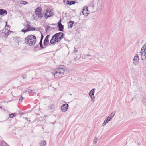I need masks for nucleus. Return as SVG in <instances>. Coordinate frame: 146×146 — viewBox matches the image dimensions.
I'll return each mask as SVG.
<instances>
[{"label": "nucleus", "instance_id": "f257e3e1", "mask_svg": "<svg viewBox=\"0 0 146 146\" xmlns=\"http://www.w3.org/2000/svg\"><path fill=\"white\" fill-rule=\"evenodd\" d=\"M36 42V37L34 35H29L25 38V43L29 46L35 45Z\"/></svg>", "mask_w": 146, "mask_h": 146}, {"label": "nucleus", "instance_id": "f03ea898", "mask_svg": "<svg viewBox=\"0 0 146 146\" xmlns=\"http://www.w3.org/2000/svg\"><path fill=\"white\" fill-rule=\"evenodd\" d=\"M66 70V68L64 66H60L56 68L54 74V77L56 78H58L61 77L64 74Z\"/></svg>", "mask_w": 146, "mask_h": 146}, {"label": "nucleus", "instance_id": "7ed1b4c3", "mask_svg": "<svg viewBox=\"0 0 146 146\" xmlns=\"http://www.w3.org/2000/svg\"><path fill=\"white\" fill-rule=\"evenodd\" d=\"M63 34L62 32L57 33L54 35L50 40L51 44L58 42L60 41L61 39L63 38Z\"/></svg>", "mask_w": 146, "mask_h": 146}, {"label": "nucleus", "instance_id": "20e7f679", "mask_svg": "<svg viewBox=\"0 0 146 146\" xmlns=\"http://www.w3.org/2000/svg\"><path fill=\"white\" fill-rule=\"evenodd\" d=\"M140 52L142 60L145 59L146 58V46H143L142 47Z\"/></svg>", "mask_w": 146, "mask_h": 146}, {"label": "nucleus", "instance_id": "39448f33", "mask_svg": "<svg viewBox=\"0 0 146 146\" xmlns=\"http://www.w3.org/2000/svg\"><path fill=\"white\" fill-rule=\"evenodd\" d=\"M95 89H92L90 92L89 95L90 96L92 102H94L95 101V97L94 96V93L95 91Z\"/></svg>", "mask_w": 146, "mask_h": 146}, {"label": "nucleus", "instance_id": "423d86ee", "mask_svg": "<svg viewBox=\"0 0 146 146\" xmlns=\"http://www.w3.org/2000/svg\"><path fill=\"white\" fill-rule=\"evenodd\" d=\"M139 62V57L138 55L137 54H136L133 58V64L136 66L138 63Z\"/></svg>", "mask_w": 146, "mask_h": 146}, {"label": "nucleus", "instance_id": "0eeeda50", "mask_svg": "<svg viewBox=\"0 0 146 146\" xmlns=\"http://www.w3.org/2000/svg\"><path fill=\"white\" fill-rule=\"evenodd\" d=\"M41 12V11L40 7H38L36 9L35 13L38 16H39V17H40V18H41L43 16Z\"/></svg>", "mask_w": 146, "mask_h": 146}, {"label": "nucleus", "instance_id": "6e6552de", "mask_svg": "<svg viewBox=\"0 0 146 146\" xmlns=\"http://www.w3.org/2000/svg\"><path fill=\"white\" fill-rule=\"evenodd\" d=\"M69 105L67 104H63L61 106V110L63 112H65L68 109Z\"/></svg>", "mask_w": 146, "mask_h": 146}, {"label": "nucleus", "instance_id": "1a4fd4ad", "mask_svg": "<svg viewBox=\"0 0 146 146\" xmlns=\"http://www.w3.org/2000/svg\"><path fill=\"white\" fill-rule=\"evenodd\" d=\"M26 27L27 28V29H22L21 30V31L25 33V32L28 31H29L35 30V29L34 28H33L32 27L31 28V27L29 25V24H27V25L26 26Z\"/></svg>", "mask_w": 146, "mask_h": 146}, {"label": "nucleus", "instance_id": "9d476101", "mask_svg": "<svg viewBox=\"0 0 146 146\" xmlns=\"http://www.w3.org/2000/svg\"><path fill=\"white\" fill-rule=\"evenodd\" d=\"M46 13L45 14L44 16L46 18L49 17L54 15L52 11H50L49 10H46Z\"/></svg>", "mask_w": 146, "mask_h": 146}, {"label": "nucleus", "instance_id": "9b49d317", "mask_svg": "<svg viewBox=\"0 0 146 146\" xmlns=\"http://www.w3.org/2000/svg\"><path fill=\"white\" fill-rule=\"evenodd\" d=\"M87 8V6H85L83 8L82 13L85 16H87L89 12Z\"/></svg>", "mask_w": 146, "mask_h": 146}, {"label": "nucleus", "instance_id": "f8f14e48", "mask_svg": "<svg viewBox=\"0 0 146 146\" xmlns=\"http://www.w3.org/2000/svg\"><path fill=\"white\" fill-rule=\"evenodd\" d=\"M82 57L88 62L90 61L91 60V55L89 54L84 55L82 56Z\"/></svg>", "mask_w": 146, "mask_h": 146}, {"label": "nucleus", "instance_id": "ddd939ff", "mask_svg": "<svg viewBox=\"0 0 146 146\" xmlns=\"http://www.w3.org/2000/svg\"><path fill=\"white\" fill-rule=\"evenodd\" d=\"M58 26L59 28V30L60 31H62L64 28V26L61 23V20H60L58 22Z\"/></svg>", "mask_w": 146, "mask_h": 146}, {"label": "nucleus", "instance_id": "4468645a", "mask_svg": "<svg viewBox=\"0 0 146 146\" xmlns=\"http://www.w3.org/2000/svg\"><path fill=\"white\" fill-rule=\"evenodd\" d=\"M109 117H107L104 120L102 124L103 126H104L106 123L110 121V119H109Z\"/></svg>", "mask_w": 146, "mask_h": 146}, {"label": "nucleus", "instance_id": "2eb2a0df", "mask_svg": "<svg viewBox=\"0 0 146 146\" xmlns=\"http://www.w3.org/2000/svg\"><path fill=\"white\" fill-rule=\"evenodd\" d=\"M7 11L4 10L3 9H0V14L1 15H4L7 14Z\"/></svg>", "mask_w": 146, "mask_h": 146}, {"label": "nucleus", "instance_id": "dca6fc26", "mask_svg": "<svg viewBox=\"0 0 146 146\" xmlns=\"http://www.w3.org/2000/svg\"><path fill=\"white\" fill-rule=\"evenodd\" d=\"M74 23V21H72L70 20L69 22V23L68 24V28H71L72 27L73 24Z\"/></svg>", "mask_w": 146, "mask_h": 146}, {"label": "nucleus", "instance_id": "f3484780", "mask_svg": "<svg viewBox=\"0 0 146 146\" xmlns=\"http://www.w3.org/2000/svg\"><path fill=\"white\" fill-rule=\"evenodd\" d=\"M66 2L67 4L69 5H70L72 4H74L75 3V1H73L67 0Z\"/></svg>", "mask_w": 146, "mask_h": 146}, {"label": "nucleus", "instance_id": "a211bd4d", "mask_svg": "<svg viewBox=\"0 0 146 146\" xmlns=\"http://www.w3.org/2000/svg\"><path fill=\"white\" fill-rule=\"evenodd\" d=\"M46 141L44 140H43L40 142V146H46Z\"/></svg>", "mask_w": 146, "mask_h": 146}, {"label": "nucleus", "instance_id": "6ab92c4d", "mask_svg": "<svg viewBox=\"0 0 146 146\" xmlns=\"http://www.w3.org/2000/svg\"><path fill=\"white\" fill-rule=\"evenodd\" d=\"M103 7L102 4L98 3L97 4V8L98 10H101Z\"/></svg>", "mask_w": 146, "mask_h": 146}, {"label": "nucleus", "instance_id": "aec40b11", "mask_svg": "<svg viewBox=\"0 0 146 146\" xmlns=\"http://www.w3.org/2000/svg\"><path fill=\"white\" fill-rule=\"evenodd\" d=\"M115 111L112 112L110 115L108 117H109V119H110L111 120V118L113 117L114 116L115 114Z\"/></svg>", "mask_w": 146, "mask_h": 146}, {"label": "nucleus", "instance_id": "412c9836", "mask_svg": "<svg viewBox=\"0 0 146 146\" xmlns=\"http://www.w3.org/2000/svg\"><path fill=\"white\" fill-rule=\"evenodd\" d=\"M33 18L35 20H36L38 18H40V17L37 16L35 13L33 15Z\"/></svg>", "mask_w": 146, "mask_h": 146}, {"label": "nucleus", "instance_id": "4be33fe9", "mask_svg": "<svg viewBox=\"0 0 146 146\" xmlns=\"http://www.w3.org/2000/svg\"><path fill=\"white\" fill-rule=\"evenodd\" d=\"M4 30V34L6 35H8L9 33H10L11 32V31H9V30H8V29H5Z\"/></svg>", "mask_w": 146, "mask_h": 146}, {"label": "nucleus", "instance_id": "5701e85b", "mask_svg": "<svg viewBox=\"0 0 146 146\" xmlns=\"http://www.w3.org/2000/svg\"><path fill=\"white\" fill-rule=\"evenodd\" d=\"M49 43V41H47L46 40H44L43 44L45 48L46 47L48 44Z\"/></svg>", "mask_w": 146, "mask_h": 146}, {"label": "nucleus", "instance_id": "b1692460", "mask_svg": "<svg viewBox=\"0 0 146 146\" xmlns=\"http://www.w3.org/2000/svg\"><path fill=\"white\" fill-rule=\"evenodd\" d=\"M98 137L96 136L95 137L93 141V144L94 145L96 144L97 142Z\"/></svg>", "mask_w": 146, "mask_h": 146}, {"label": "nucleus", "instance_id": "393cba45", "mask_svg": "<svg viewBox=\"0 0 146 146\" xmlns=\"http://www.w3.org/2000/svg\"><path fill=\"white\" fill-rule=\"evenodd\" d=\"M16 115L17 114L16 113H12L9 115V117L10 118H12L16 116Z\"/></svg>", "mask_w": 146, "mask_h": 146}, {"label": "nucleus", "instance_id": "a878e982", "mask_svg": "<svg viewBox=\"0 0 146 146\" xmlns=\"http://www.w3.org/2000/svg\"><path fill=\"white\" fill-rule=\"evenodd\" d=\"M124 113L123 112H121L119 114V119H121L123 117Z\"/></svg>", "mask_w": 146, "mask_h": 146}, {"label": "nucleus", "instance_id": "bb28decb", "mask_svg": "<svg viewBox=\"0 0 146 146\" xmlns=\"http://www.w3.org/2000/svg\"><path fill=\"white\" fill-rule=\"evenodd\" d=\"M88 6L91 7L92 8H93L94 7V4L93 2H91L88 5Z\"/></svg>", "mask_w": 146, "mask_h": 146}, {"label": "nucleus", "instance_id": "cd10ccee", "mask_svg": "<svg viewBox=\"0 0 146 146\" xmlns=\"http://www.w3.org/2000/svg\"><path fill=\"white\" fill-rule=\"evenodd\" d=\"M42 40H40V41L39 43L40 46L42 49L44 48H45V47H44L42 46Z\"/></svg>", "mask_w": 146, "mask_h": 146}, {"label": "nucleus", "instance_id": "c85d7f7f", "mask_svg": "<svg viewBox=\"0 0 146 146\" xmlns=\"http://www.w3.org/2000/svg\"><path fill=\"white\" fill-rule=\"evenodd\" d=\"M32 92V90L31 89H28L27 90L25 91V92L27 93H29Z\"/></svg>", "mask_w": 146, "mask_h": 146}, {"label": "nucleus", "instance_id": "c756f323", "mask_svg": "<svg viewBox=\"0 0 146 146\" xmlns=\"http://www.w3.org/2000/svg\"><path fill=\"white\" fill-rule=\"evenodd\" d=\"M20 3L21 4L24 5H25L27 3L26 1H21L20 2Z\"/></svg>", "mask_w": 146, "mask_h": 146}, {"label": "nucleus", "instance_id": "7c9ffc66", "mask_svg": "<svg viewBox=\"0 0 146 146\" xmlns=\"http://www.w3.org/2000/svg\"><path fill=\"white\" fill-rule=\"evenodd\" d=\"M49 36H50L49 35H47L44 40H46L47 41H49L48 38L49 37Z\"/></svg>", "mask_w": 146, "mask_h": 146}, {"label": "nucleus", "instance_id": "2f4dec72", "mask_svg": "<svg viewBox=\"0 0 146 146\" xmlns=\"http://www.w3.org/2000/svg\"><path fill=\"white\" fill-rule=\"evenodd\" d=\"M24 98H23L22 96H21L19 100V101L21 102H22V100Z\"/></svg>", "mask_w": 146, "mask_h": 146}, {"label": "nucleus", "instance_id": "473e14b6", "mask_svg": "<svg viewBox=\"0 0 146 146\" xmlns=\"http://www.w3.org/2000/svg\"><path fill=\"white\" fill-rule=\"evenodd\" d=\"M43 35L42 34L41 35V38L40 40H42V39H43Z\"/></svg>", "mask_w": 146, "mask_h": 146}, {"label": "nucleus", "instance_id": "72a5a7b5", "mask_svg": "<svg viewBox=\"0 0 146 146\" xmlns=\"http://www.w3.org/2000/svg\"><path fill=\"white\" fill-rule=\"evenodd\" d=\"M102 62V61H99V62Z\"/></svg>", "mask_w": 146, "mask_h": 146}, {"label": "nucleus", "instance_id": "f704fd0d", "mask_svg": "<svg viewBox=\"0 0 146 146\" xmlns=\"http://www.w3.org/2000/svg\"><path fill=\"white\" fill-rule=\"evenodd\" d=\"M0 108H1V107L0 106Z\"/></svg>", "mask_w": 146, "mask_h": 146}, {"label": "nucleus", "instance_id": "c9c22d12", "mask_svg": "<svg viewBox=\"0 0 146 146\" xmlns=\"http://www.w3.org/2000/svg\"><path fill=\"white\" fill-rule=\"evenodd\" d=\"M7 146H9V145H7Z\"/></svg>", "mask_w": 146, "mask_h": 146}]
</instances>
